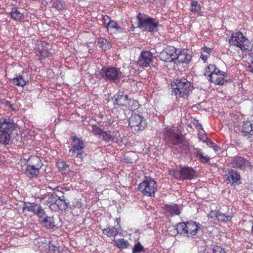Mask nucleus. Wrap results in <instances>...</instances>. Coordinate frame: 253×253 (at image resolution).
Returning a JSON list of instances; mask_svg holds the SVG:
<instances>
[{"mask_svg": "<svg viewBox=\"0 0 253 253\" xmlns=\"http://www.w3.org/2000/svg\"><path fill=\"white\" fill-rule=\"evenodd\" d=\"M163 133L165 140L173 145L172 149L174 153H182L187 154L189 152L198 157L200 163L206 164L209 162L210 158L207 155L203 154L202 149L190 147L187 141L171 128H165Z\"/></svg>", "mask_w": 253, "mask_h": 253, "instance_id": "f257e3e1", "label": "nucleus"}, {"mask_svg": "<svg viewBox=\"0 0 253 253\" xmlns=\"http://www.w3.org/2000/svg\"><path fill=\"white\" fill-rule=\"evenodd\" d=\"M204 75L209 81L215 85H222L231 81L230 79H225L227 74L220 70L214 64H210L206 68Z\"/></svg>", "mask_w": 253, "mask_h": 253, "instance_id": "f03ea898", "label": "nucleus"}, {"mask_svg": "<svg viewBox=\"0 0 253 253\" xmlns=\"http://www.w3.org/2000/svg\"><path fill=\"white\" fill-rule=\"evenodd\" d=\"M172 86V92L176 97H187L192 91L193 87L191 83L186 79H177L173 81Z\"/></svg>", "mask_w": 253, "mask_h": 253, "instance_id": "7ed1b4c3", "label": "nucleus"}, {"mask_svg": "<svg viewBox=\"0 0 253 253\" xmlns=\"http://www.w3.org/2000/svg\"><path fill=\"white\" fill-rule=\"evenodd\" d=\"M137 27L144 31L151 33L156 32L158 30L159 22L156 19L149 16L148 15L138 13L137 15Z\"/></svg>", "mask_w": 253, "mask_h": 253, "instance_id": "20e7f679", "label": "nucleus"}, {"mask_svg": "<svg viewBox=\"0 0 253 253\" xmlns=\"http://www.w3.org/2000/svg\"><path fill=\"white\" fill-rule=\"evenodd\" d=\"M200 228L198 224L193 221L182 222L174 226V230L176 234L188 238H193L196 235Z\"/></svg>", "mask_w": 253, "mask_h": 253, "instance_id": "39448f33", "label": "nucleus"}, {"mask_svg": "<svg viewBox=\"0 0 253 253\" xmlns=\"http://www.w3.org/2000/svg\"><path fill=\"white\" fill-rule=\"evenodd\" d=\"M229 42L230 45L240 48L246 54L250 53L253 47L252 42L240 32L233 34L229 39Z\"/></svg>", "mask_w": 253, "mask_h": 253, "instance_id": "423d86ee", "label": "nucleus"}, {"mask_svg": "<svg viewBox=\"0 0 253 253\" xmlns=\"http://www.w3.org/2000/svg\"><path fill=\"white\" fill-rule=\"evenodd\" d=\"M100 74L106 81L117 84L122 77V73L118 67L103 66L100 70Z\"/></svg>", "mask_w": 253, "mask_h": 253, "instance_id": "0eeeda50", "label": "nucleus"}, {"mask_svg": "<svg viewBox=\"0 0 253 253\" xmlns=\"http://www.w3.org/2000/svg\"><path fill=\"white\" fill-rule=\"evenodd\" d=\"M156 181L150 177H145L144 179L138 186V190L144 196L154 197L157 191Z\"/></svg>", "mask_w": 253, "mask_h": 253, "instance_id": "6e6552de", "label": "nucleus"}, {"mask_svg": "<svg viewBox=\"0 0 253 253\" xmlns=\"http://www.w3.org/2000/svg\"><path fill=\"white\" fill-rule=\"evenodd\" d=\"M147 125L146 120L138 114H132L129 118V126L134 133L142 131L147 126Z\"/></svg>", "mask_w": 253, "mask_h": 253, "instance_id": "1a4fd4ad", "label": "nucleus"}, {"mask_svg": "<svg viewBox=\"0 0 253 253\" xmlns=\"http://www.w3.org/2000/svg\"><path fill=\"white\" fill-rule=\"evenodd\" d=\"M71 139L74 143L72 145L71 149L69 151V155L70 156H74L75 155L76 152V157L78 158H82L84 153V141L80 138L78 137L76 135H72Z\"/></svg>", "mask_w": 253, "mask_h": 253, "instance_id": "9d476101", "label": "nucleus"}, {"mask_svg": "<svg viewBox=\"0 0 253 253\" xmlns=\"http://www.w3.org/2000/svg\"><path fill=\"white\" fill-rule=\"evenodd\" d=\"M170 174L175 178H179L183 180H191L195 176L196 171L190 167H180L178 173L176 171L170 170Z\"/></svg>", "mask_w": 253, "mask_h": 253, "instance_id": "9b49d317", "label": "nucleus"}, {"mask_svg": "<svg viewBox=\"0 0 253 253\" xmlns=\"http://www.w3.org/2000/svg\"><path fill=\"white\" fill-rule=\"evenodd\" d=\"M22 210L23 211L27 210L28 211L33 212L40 219L43 218L45 214L41 205L36 203L25 202Z\"/></svg>", "mask_w": 253, "mask_h": 253, "instance_id": "f8f14e48", "label": "nucleus"}, {"mask_svg": "<svg viewBox=\"0 0 253 253\" xmlns=\"http://www.w3.org/2000/svg\"><path fill=\"white\" fill-rule=\"evenodd\" d=\"M177 50L172 46H168L160 53L159 58L166 62H171L176 59Z\"/></svg>", "mask_w": 253, "mask_h": 253, "instance_id": "ddd939ff", "label": "nucleus"}, {"mask_svg": "<svg viewBox=\"0 0 253 253\" xmlns=\"http://www.w3.org/2000/svg\"><path fill=\"white\" fill-rule=\"evenodd\" d=\"M226 180L232 185H239L241 183V175L236 170L227 169L224 171Z\"/></svg>", "mask_w": 253, "mask_h": 253, "instance_id": "4468645a", "label": "nucleus"}, {"mask_svg": "<svg viewBox=\"0 0 253 253\" xmlns=\"http://www.w3.org/2000/svg\"><path fill=\"white\" fill-rule=\"evenodd\" d=\"M230 163L233 168L239 170H246L251 168L250 162L240 156L232 158Z\"/></svg>", "mask_w": 253, "mask_h": 253, "instance_id": "2eb2a0df", "label": "nucleus"}, {"mask_svg": "<svg viewBox=\"0 0 253 253\" xmlns=\"http://www.w3.org/2000/svg\"><path fill=\"white\" fill-rule=\"evenodd\" d=\"M153 59V54L148 50L142 51L138 58L137 64L142 68L150 67Z\"/></svg>", "mask_w": 253, "mask_h": 253, "instance_id": "dca6fc26", "label": "nucleus"}, {"mask_svg": "<svg viewBox=\"0 0 253 253\" xmlns=\"http://www.w3.org/2000/svg\"><path fill=\"white\" fill-rule=\"evenodd\" d=\"M16 127L17 124L13 119L6 118L0 119V129L12 134Z\"/></svg>", "mask_w": 253, "mask_h": 253, "instance_id": "f3484780", "label": "nucleus"}, {"mask_svg": "<svg viewBox=\"0 0 253 253\" xmlns=\"http://www.w3.org/2000/svg\"><path fill=\"white\" fill-rule=\"evenodd\" d=\"M241 132L250 142L253 141V122L250 121L244 122Z\"/></svg>", "mask_w": 253, "mask_h": 253, "instance_id": "a211bd4d", "label": "nucleus"}, {"mask_svg": "<svg viewBox=\"0 0 253 253\" xmlns=\"http://www.w3.org/2000/svg\"><path fill=\"white\" fill-rule=\"evenodd\" d=\"M209 218L216 219L219 222H227L231 220L232 215H226L219 210H211L209 215Z\"/></svg>", "mask_w": 253, "mask_h": 253, "instance_id": "6ab92c4d", "label": "nucleus"}, {"mask_svg": "<svg viewBox=\"0 0 253 253\" xmlns=\"http://www.w3.org/2000/svg\"><path fill=\"white\" fill-rule=\"evenodd\" d=\"M101 136L102 138V140L107 143L110 141L118 143L120 134L118 131H113L111 132L110 131H105L103 130Z\"/></svg>", "mask_w": 253, "mask_h": 253, "instance_id": "aec40b11", "label": "nucleus"}, {"mask_svg": "<svg viewBox=\"0 0 253 253\" xmlns=\"http://www.w3.org/2000/svg\"><path fill=\"white\" fill-rule=\"evenodd\" d=\"M50 43L44 41L40 42L37 46V49L39 56L42 58H45L49 55V50L51 49Z\"/></svg>", "mask_w": 253, "mask_h": 253, "instance_id": "412c9836", "label": "nucleus"}, {"mask_svg": "<svg viewBox=\"0 0 253 253\" xmlns=\"http://www.w3.org/2000/svg\"><path fill=\"white\" fill-rule=\"evenodd\" d=\"M114 104L119 106H126L130 101L128 95L124 93L123 91H119L113 98Z\"/></svg>", "mask_w": 253, "mask_h": 253, "instance_id": "4be33fe9", "label": "nucleus"}, {"mask_svg": "<svg viewBox=\"0 0 253 253\" xmlns=\"http://www.w3.org/2000/svg\"><path fill=\"white\" fill-rule=\"evenodd\" d=\"M176 59H177L179 62L188 64L191 61V55L187 49L177 50Z\"/></svg>", "mask_w": 253, "mask_h": 253, "instance_id": "5701e85b", "label": "nucleus"}, {"mask_svg": "<svg viewBox=\"0 0 253 253\" xmlns=\"http://www.w3.org/2000/svg\"><path fill=\"white\" fill-rule=\"evenodd\" d=\"M106 27L108 32L111 35L121 33L123 32V29L114 20L108 22Z\"/></svg>", "mask_w": 253, "mask_h": 253, "instance_id": "b1692460", "label": "nucleus"}, {"mask_svg": "<svg viewBox=\"0 0 253 253\" xmlns=\"http://www.w3.org/2000/svg\"><path fill=\"white\" fill-rule=\"evenodd\" d=\"M40 170L38 168L34 167L33 165L27 164L25 173L29 178H36L40 173Z\"/></svg>", "mask_w": 253, "mask_h": 253, "instance_id": "393cba45", "label": "nucleus"}, {"mask_svg": "<svg viewBox=\"0 0 253 253\" xmlns=\"http://www.w3.org/2000/svg\"><path fill=\"white\" fill-rule=\"evenodd\" d=\"M69 208H71L70 205L68 202L66 201L65 197L63 195H60L54 208H58L60 210H66Z\"/></svg>", "mask_w": 253, "mask_h": 253, "instance_id": "a878e982", "label": "nucleus"}, {"mask_svg": "<svg viewBox=\"0 0 253 253\" xmlns=\"http://www.w3.org/2000/svg\"><path fill=\"white\" fill-rule=\"evenodd\" d=\"M165 209L167 215L170 216L179 215L180 213L179 208L176 204L166 205Z\"/></svg>", "mask_w": 253, "mask_h": 253, "instance_id": "bb28decb", "label": "nucleus"}, {"mask_svg": "<svg viewBox=\"0 0 253 253\" xmlns=\"http://www.w3.org/2000/svg\"><path fill=\"white\" fill-rule=\"evenodd\" d=\"M102 232L104 234L109 237H115L118 234L121 235L119 228L113 226H108L107 228L103 229Z\"/></svg>", "mask_w": 253, "mask_h": 253, "instance_id": "cd10ccee", "label": "nucleus"}, {"mask_svg": "<svg viewBox=\"0 0 253 253\" xmlns=\"http://www.w3.org/2000/svg\"><path fill=\"white\" fill-rule=\"evenodd\" d=\"M9 15L12 19L15 21H20L24 17V14L21 12L17 7H13L12 8Z\"/></svg>", "mask_w": 253, "mask_h": 253, "instance_id": "c85d7f7f", "label": "nucleus"}, {"mask_svg": "<svg viewBox=\"0 0 253 253\" xmlns=\"http://www.w3.org/2000/svg\"><path fill=\"white\" fill-rule=\"evenodd\" d=\"M27 164L28 165H33L34 167L40 169L43 165L40 158L36 156H31L29 158Z\"/></svg>", "mask_w": 253, "mask_h": 253, "instance_id": "c756f323", "label": "nucleus"}, {"mask_svg": "<svg viewBox=\"0 0 253 253\" xmlns=\"http://www.w3.org/2000/svg\"><path fill=\"white\" fill-rule=\"evenodd\" d=\"M42 222L43 224L44 227L47 229H52L55 225L52 216H48L46 214L44 215Z\"/></svg>", "mask_w": 253, "mask_h": 253, "instance_id": "7c9ffc66", "label": "nucleus"}, {"mask_svg": "<svg viewBox=\"0 0 253 253\" xmlns=\"http://www.w3.org/2000/svg\"><path fill=\"white\" fill-rule=\"evenodd\" d=\"M11 133L0 129V143L7 145L9 143Z\"/></svg>", "mask_w": 253, "mask_h": 253, "instance_id": "2f4dec72", "label": "nucleus"}, {"mask_svg": "<svg viewBox=\"0 0 253 253\" xmlns=\"http://www.w3.org/2000/svg\"><path fill=\"white\" fill-rule=\"evenodd\" d=\"M12 81L13 84L18 86L24 87L27 84V81L21 74L16 75Z\"/></svg>", "mask_w": 253, "mask_h": 253, "instance_id": "473e14b6", "label": "nucleus"}, {"mask_svg": "<svg viewBox=\"0 0 253 253\" xmlns=\"http://www.w3.org/2000/svg\"><path fill=\"white\" fill-rule=\"evenodd\" d=\"M115 245L119 249H125L129 246V242L124 239L114 240Z\"/></svg>", "mask_w": 253, "mask_h": 253, "instance_id": "72a5a7b5", "label": "nucleus"}, {"mask_svg": "<svg viewBox=\"0 0 253 253\" xmlns=\"http://www.w3.org/2000/svg\"><path fill=\"white\" fill-rule=\"evenodd\" d=\"M60 196V194L54 192L48 198L47 202L50 204V208L52 209L55 207V205Z\"/></svg>", "mask_w": 253, "mask_h": 253, "instance_id": "f704fd0d", "label": "nucleus"}, {"mask_svg": "<svg viewBox=\"0 0 253 253\" xmlns=\"http://www.w3.org/2000/svg\"><path fill=\"white\" fill-rule=\"evenodd\" d=\"M97 43L99 44V47L102 50L105 51L109 48L108 45L109 41L103 38H98Z\"/></svg>", "mask_w": 253, "mask_h": 253, "instance_id": "c9c22d12", "label": "nucleus"}, {"mask_svg": "<svg viewBox=\"0 0 253 253\" xmlns=\"http://www.w3.org/2000/svg\"><path fill=\"white\" fill-rule=\"evenodd\" d=\"M190 10L195 14L199 15L201 12V9L200 5L197 1L192 0L191 2Z\"/></svg>", "mask_w": 253, "mask_h": 253, "instance_id": "e433bc0d", "label": "nucleus"}, {"mask_svg": "<svg viewBox=\"0 0 253 253\" xmlns=\"http://www.w3.org/2000/svg\"><path fill=\"white\" fill-rule=\"evenodd\" d=\"M57 166L59 170L65 172L69 168V166L63 161L59 160L57 162Z\"/></svg>", "mask_w": 253, "mask_h": 253, "instance_id": "4c0bfd02", "label": "nucleus"}, {"mask_svg": "<svg viewBox=\"0 0 253 253\" xmlns=\"http://www.w3.org/2000/svg\"><path fill=\"white\" fill-rule=\"evenodd\" d=\"M144 252V247L140 242L135 244L132 249V253H140Z\"/></svg>", "mask_w": 253, "mask_h": 253, "instance_id": "58836bf2", "label": "nucleus"}, {"mask_svg": "<svg viewBox=\"0 0 253 253\" xmlns=\"http://www.w3.org/2000/svg\"><path fill=\"white\" fill-rule=\"evenodd\" d=\"M92 133L96 136H101L103 129H101L96 125H92Z\"/></svg>", "mask_w": 253, "mask_h": 253, "instance_id": "ea45409f", "label": "nucleus"}, {"mask_svg": "<svg viewBox=\"0 0 253 253\" xmlns=\"http://www.w3.org/2000/svg\"><path fill=\"white\" fill-rule=\"evenodd\" d=\"M65 3L62 0H57L54 4V6L58 10H62L64 9Z\"/></svg>", "mask_w": 253, "mask_h": 253, "instance_id": "a19ab883", "label": "nucleus"}, {"mask_svg": "<svg viewBox=\"0 0 253 253\" xmlns=\"http://www.w3.org/2000/svg\"><path fill=\"white\" fill-rule=\"evenodd\" d=\"M212 253H226L224 249L220 246L216 245L212 246Z\"/></svg>", "mask_w": 253, "mask_h": 253, "instance_id": "79ce46f5", "label": "nucleus"}, {"mask_svg": "<svg viewBox=\"0 0 253 253\" xmlns=\"http://www.w3.org/2000/svg\"><path fill=\"white\" fill-rule=\"evenodd\" d=\"M48 249L49 253H60L58 247L53 244H49Z\"/></svg>", "mask_w": 253, "mask_h": 253, "instance_id": "37998d69", "label": "nucleus"}, {"mask_svg": "<svg viewBox=\"0 0 253 253\" xmlns=\"http://www.w3.org/2000/svg\"><path fill=\"white\" fill-rule=\"evenodd\" d=\"M54 190L55 191L54 192H55L56 193L60 194L58 193H61L62 195L64 194L65 191H68L66 188L60 186L56 187L54 189Z\"/></svg>", "mask_w": 253, "mask_h": 253, "instance_id": "c03bdc74", "label": "nucleus"}, {"mask_svg": "<svg viewBox=\"0 0 253 253\" xmlns=\"http://www.w3.org/2000/svg\"><path fill=\"white\" fill-rule=\"evenodd\" d=\"M198 138L200 140H202L204 142H206L207 138L205 135V131L202 130V131H200L198 134Z\"/></svg>", "mask_w": 253, "mask_h": 253, "instance_id": "a18cd8bd", "label": "nucleus"}, {"mask_svg": "<svg viewBox=\"0 0 253 253\" xmlns=\"http://www.w3.org/2000/svg\"><path fill=\"white\" fill-rule=\"evenodd\" d=\"M5 105L6 106L9 107L12 111H16V108L14 106L10 103V102L8 101H6L5 102Z\"/></svg>", "mask_w": 253, "mask_h": 253, "instance_id": "49530a36", "label": "nucleus"}, {"mask_svg": "<svg viewBox=\"0 0 253 253\" xmlns=\"http://www.w3.org/2000/svg\"><path fill=\"white\" fill-rule=\"evenodd\" d=\"M102 20L104 25H105L106 26H107V23H108V22L112 21L110 20L109 17L107 15L104 16Z\"/></svg>", "mask_w": 253, "mask_h": 253, "instance_id": "de8ad7c7", "label": "nucleus"}, {"mask_svg": "<svg viewBox=\"0 0 253 253\" xmlns=\"http://www.w3.org/2000/svg\"><path fill=\"white\" fill-rule=\"evenodd\" d=\"M206 142L207 145L209 147H211L212 148L213 147V146H214V145H215V144L213 141H212L210 140H207Z\"/></svg>", "mask_w": 253, "mask_h": 253, "instance_id": "09e8293b", "label": "nucleus"}, {"mask_svg": "<svg viewBox=\"0 0 253 253\" xmlns=\"http://www.w3.org/2000/svg\"><path fill=\"white\" fill-rule=\"evenodd\" d=\"M209 57V55H204L202 54L201 55L200 58L204 61V62H206L207 60V59Z\"/></svg>", "mask_w": 253, "mask_h": 253, "instance_id": "8fccbe9b", "label": "nucleus"}, {"mask_svg": "<svg viewBox=\"0 0 253 253\" xmlns=\"http://www.w3.org/2000/svg\"><path fill=\"white\" fill-rule=\"evenodd\" d=\"M203 51L207 53L208 54V55H209L210 52L211 50V49L210 48L207 47V46H204L203 48Z\"/></svg>", "mask_w": 253, "mask_h": 253, "instance_id": "3c124183", "label": "nucleus"}, {"mask_svg": "<svg viewBox=\"0 0 253 253\" xmlns=\"http://www.w3.org/2000/svg\"><path fill=\"white\" fill-rule=\"evenodd\" d=\"M120 222H121V219H120V218H116V222L117 223L116 226L119 229L121 228Z\"/></svg>", "mask_w": 253, "mask_h": 253, "instance_id": "603ef678", "label": "nucleus"}, {"mask_svg": "<svg viewBox=\"0 0 253 253\" xmlns=\"http://www.w3.org/2000/svg\"><path fill=\"white\" fill-rule=\"evenodd\" d=\"M212 148L214 150V151L215 152V153H217L219 149V147H218V146L217 145H216L215 144V145H214V146H213Z\"/></svg>", "mask_w": 253, "mask_h": 253, "instance_id": "864d4df0", "label": "nucleus"}, {"mask_svg": "<svg viewBox=\"0 0 253 253\" xmlns=\"http://www.w3.org/2000/svg\"><path fill=\"white\" fill-rule=\"evenodd\" d=\"M249 67L250 71L253 73V61L250 64Z\"/></svg>", "mask_w": 253, "mask_h": 253, "instance_id": "5fc2aeb1", "label": "nucleus"}, {"mask_svg": "<svg viewBox=\"0 0 253 253\" xmlns=\"http://www.w3.org/2000/svg\"><path fill=\"white\" fill-rule=\"evenodd\" d=\"M197 127L198 129H201V130H204L202 125L198 122L197 123Z\"/></svg>", "mask_w": 253, "mask_h": 253, "instance_id": "6e6d98bb", "label": "nucleus"}, {"mask_svg": "<svg viewBox=\"0 0 253 253\" xmlns=\"http://www.w3.org/2000/svg\"><path fill=\"white\" fill-rule=\"evenodd\" d=\"M205 250H206L205 248L204 247H203L201 248V251H199L198 253H206Z\"/></svg>", "mask_w": 253, "mask_h": 253, "instance_id": "4d7b16f0", "label": "nucleus"}, {"mask_svg": "<svg viewBox=\"0 0 253 253\" xmlns=\"http://www.w3.org/2000/svg\"><path fill=\"white\" fill-rule=\"evenodd\" d=\"M133 103L134 105H136V107L139 105L138 102L135 100H133Z\"/></svg>", "mask_w": 253, "mask_h": 253, "instance_id": "13d9d810", "label": "nucleus"}, {"mask_svg": "<svg viewBox=\"0 0 253 253\" xmlns=\"http://www.w3.org/2000/svg\"><path fill=\"white\" fill-rule=\"evenodd\" d=\"M252 233L253 234V224L252 228Z\"/></svg>", "mask_w": 253, "mask_h": 253, "instance_id": "bf43d9fd", "label": "nucleus"}]
</instances>
